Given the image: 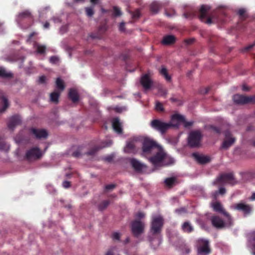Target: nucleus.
I'll return each mask as SVG.
<instances>
[{"mask_svg":"<svg viewBox=\"0 0 255 255\" xmlns=\"http://www.w3.org/2000/svg\"><path fill=\"white\" fill-rule=\"evenodd\" d=\"M163 224V218L160 216L153 217L150 228V233L153 237L149 236L148 240L153 249L158 247L161 243L162 239L160 233Z\"/></svg>","mask_w":255,"mask_h":255,"instance_id":"nucleus-1","label":"nucleus"},{"mask_svg":"<svg viewBox=\"0 0 255 255\" xmlns=\"http://www.w3.org/2000/svg\"><path fill=\"white\" fill-rule=\"evenodd\" d=\"M154 154L148 158L154 166L168 165L174 162L173 158L168 156L161 147L159 150L155 152Z\"/></svg>","mask_w":255,"mask_h":255,"instance_id":"nucleus-2","label":"nucleus"},{"mask_svg":"<svg viewBox=\"0 0 255 255\" xmlns=\"http://www.w3.org/2000/svg\"><path fill=\"white\" fill-rule=\"evenodd\" d=\"M161 147L153 140L149 138H144L142 142L141 155L148 158L149 156L154 155V152L159 150Z\"/></svg>","mask_w":255,"mask_h":255,"instance_id":"nucleus-3","label":"nucleus"},{"mask_svg":"<svg viewBox=\"0 0 255 255\" xmlns=\"http://www.w3.org/2000/svg\"><path fill=\"white\" fill-rule=\"evenodd\" d=\"M150 126L161 134H164L171 127H177L178 124H174L171 120L169 123H165L159 120H153L151 122Z\"/></svg>","mask_w":255,"mask_h":255,"instance_id":"nucleus-4","label":"nucleus"},{"mask_svg":"<svg viewBox=\"0 0 255 255\" xmlns=\"http://www.w3.org/2000/svg\"><path fill=\"white\" fill-rule=\"evenodd\" d=\"M227 220L224 221L221 218L217 216H212L211 218V221L213 226L217 229H222L224 228H229L233 225V221L231 216L226 217Z\"/></svg>","mask_w":255,"mask_h":255,"instance_id":"nucleus-5","label":"nucleus"},{"mask_svg":"<svg viewBox=\"0 0 255 255\" xmlns=\"http://www.w3.org/2000/svg\"><path fill=\"white\" fill-rule=\"evenodd\" d=\"M236 183V182L235 181L233 174L232 173H229L221 174L213 182L212 184L213 185H216L219 183L223 184L229 183L234 185Z\"/></svg>","mask_w":255,"mask_h":255,"instance_id":"nucleus-6","label":"nucleus"},{"mask_svg":"<svg viewBox=\"0 0 255 255\" xmlns=\"http://www.w3.org/2000/svg\"><path fill=\"white\" fill-rule=\"evenodd\" d=\"M202 134L199 131H191L188 135V144L191 147H197L200 144Z\"/></svg>","mask_w":255,"mask_h":255,"instance_id":"nucleus-7","label":"nucleus"},{"mask_svg":"<svg viewBox=\"0 0 255 255\" xmlns=\"http://www.w3.org/2000/svg\"><path fill=\"white\" fill-rule=\"evenodd\" d=\"M211 252L209 241L199 239L197 241V253L199 255H208Z\"/></svg>","mask_w":255,"mask_h":255,"instance_id":"nucleus-8","label":"nucleus"},{"mask_svg":"<svg viewBox=\"0 0 255 255\" xmlns=\"http://www.w3.org/2000/svg\"><path fill=\"white\" fill-rule=\"evenodd\" d=\"M145 224L141 220H134L131 223V230L133 235L137 237L144 232Z\"/></svg>","mask_w":255,"mask_h":255,"instance_id":"nucleus-9","label":"nucleus"},{"mask_svg":"<svg viewBox=\"0 0 255 255\" xmlns=\"http://www.w3.org/2000/svg\"><path fill=\"white\" fill-rule=\"evenodd\" d=\"M42 156V153L38 147H32L27 150L25 158L28 161H33L40 159Z\"/></svg>","mask_w":255,"mask_h":255,"instance_id":"nucleus-10","label":"nucleus"},{"mask_svg":"<svg viewBox=\"0 0 255 255\" xmlns=\"http://www.w3.org/2000/svg\"><path fill=\"white\" fill-rule=\"evenodd\" d=\"M210 9V6L207 5H202L199 9V18L203 22L207 24H211L212 21V17L211 16L207 17V14Z\"/></svg>","mask_w":255,"mask_h":255,"instance_id":"nucleus-11","label":"nucleus"},{"mask_svg":"<svg viewBox=\"0 0 255 255\" xmlns=\"http://www.w3.org/2000/svg\"><path fill=\"white\" fill-rule=\"evenodd\" d=\"M25 20H27L29 22L33 20V16L31 12L28 10H25L23 11L19 12L16 16V20L19 24H21L22 22Z\"/></svg>","mask_w":255,"mask_h":255,"instance_id":"nucleus-12","label":"nucleus"},{"mask_svg":"<svg viewBox=\"0 0 255 255\" xmlns=\"http://www.w3.org/2000/svg\"><path fill=\"white\" fill-rule=\"evenodd\" d=\"M231 208L243 212L245 216L249 215L252 211V207L250 205L242 202L233 205L231 206Z\"/></svg>","mask_w":255,"mask_h":255,"instance_id":"nucleus-13","label":"nucleus"},{"mask_svg":"<svg viewBox=\"0 0 255 255\" xmlns=\"http://www.w3.org/2000/svg\"><path fill=\"white\" fill-rule=\"evenodd\" d=\"M171 121L174 124H178V126L180 123H183L185 128H189L192 126L193 121L187 122L183 116L179 114H174L171 116Z\"/></svg>","mask_w":255,"mask_h":255,"instance_id":"nucleus-14","label":"nucleus"},{"mask_svg":"<svg viewBox=\"0 0 255 255\" xmlns=\"http://www.w3.org/2000/svg\"><path fill=\"white\" fill-rule=\"evenodd\" d=\"M234 101L239 105L255 103V97H233Z\"/></svg>","mask_w":255,"mask_h":255,"instance_id":"nucleus-15","label":"nucleus"},{"mask_svg":"<svg viewBox=\"0 0 255 255\" xmlns=\"http://www.w3.org/2000/svg\"><path fill=\"white\" fill-rule=\"evenodd\" d=\"M56 90L50 94L49 96H60L61 92L64 91L65 86L64 81L60 78L56 80Z\"/></svg>","mask_w":255,"mask_h":255,"instance_id":"nucleus-16","label":"nucleus"},{"mask_svg":"<svg viewBox=\"0 0 255 255\" xmlns=\"http://www.w3.org/2000/svg\"><path fill=\"white\" fill-rule=\"evenodd\" d=\"M30 131L38 139L46 138L48 136V132L44 129L32 128Z\"/></svg>","mask_w":255,"mask_h":255,"instance_id":"nucleus-17","label":"nucleus"},{"mask_svg":"<svg viewBox=\"0 0 255 255\" xmlns=\"http://www.w3.org/2000/svg\"><path fill=\"white\" fill-rule=\"evenodd\" d=\"M211 206L214 211L222 214L226 217H229L230 214L225 210L222 205L219 202L216 201L212 202L211 203Z\"/></svg>","mask_w":255,"mask_h":255,"instance_id":"nucleus-18","label":"nucleus"},{"mask_svg":"<svg viewBox=\"0 0 255 255\" xmlns=\"http://www.w3.org/2000/svg\"><path fill=\"white\" fill-rule=\"evenodd\" d=\"M129 161L133 168L136 171H141L146 168L145 164L135 158H130Z\"/></svg>","mask_w":255,"mask_h":255,"instance_id":"nucleus-19","label":"nucleus"},{"mask_svg":"<svg viewBox=\"0 0 255 255\" xmlns=\"http://www.w3.org/2000/svg\"><path fill=\"white\" fill-rule=\"evenodd\" d=\"M139 138L137 137H134L131 138L130 140L127 142L126 146L125 148V151L126 152H133L134 153L135 149V143L138 141Z\"/></svg>","mask_w":255,"mask_h":255,"instance_id":"nucleus-20","label":"nucleus"},{"mask_svg":"<svg viewBox=\"0 0 255 255\" xmlns=\"http://www.w3.org/2000/svg\"><path fill=\"white\" fill-rule=\"evenodd\" d=\"M192 156L199 163L202 164L208 163L211 160V158L209 156L198 153H193L192 154Z\"/></svg>","mask_w":255,"mask_h":255,"instance_id":"nucleus-21","label":"nucleus"},{"mask_svg":"<svg viewBox=\"0 0 255 255\" xmlns=\"http://www.w3.org/2000/svg\"><path fill=\"white\" fill-rule=\"evenodd\" d=\"M225 135L226 139L222 143V148L227 149L234 143L235 139L234 137H230L231 133L229 131L225 132Z\"/></svg>","mask_w":255,"mask_h":255,"instance_id":"nucleus-22","label":"nucleus"},{"mask_svg":"<svg viewBox=\"0 0 255 255\" xmlns=\"http://www.w3.org/2000/svg\"><path fill=\"white\" fill-rule=\"evenodd\" d=\"M112 127L114 130L118 134H121L123 131V125L118 118H115L112 120Z\"/></svg>","mask_w":255,"mask_h":255,"instance_id":"nucleus-23","label":"nucleus"},{"mask_svg":"<svg viewBox=\"0 0 255 255\" xmlns=\"http://www.w3.org/2000/svg\"><path fill=\"white\" fill-rule=\"evenodd\" d=\"M21 118L19 116L16 115L12 116L9 120L8 127L9 129L13 130L16 126L21 123Z\"/></svg>","mask_w":255,"mask_h":255,"instance_id":"nucleus-24","label":"nucleus"},{"mask_svg":"<svg viewBox=\"0 0 255 255\" xmlns=\"http://www.w3.org/2000/svg\"><path fill=\"white\" fill-rule=\"evenodd\" d=\"M248 246L253 250V255H255V231L251 232L248 234Z\"/></svg>","mask_w":255,"mask_h":255,"instance_id":"nucleus-25","label":"nucleus"},{"mask_svg":"<svg viewBox=\"0 0 255 255\" xmlns=\"http://www.w3.org/2000/svg\"><path fill=\"white\" fill-rule=\"evenodd\" d=\"M9 105V103L7 97H0V114L4 112Z\"/></svg>","mask_w":255,"mask_h":255,"instance_id":"nucleus-26","label":"nucleus"},{"mask_svg":"<svg viewBox=\"0 0 255 255\" xmlns=\"http://www.w3.org/2000/svg\"><path fill=\"white\" fill-rule=\"evenodd\" d=\"M140 82L145 89H149L152 84V82L147 75H145L141 77Z\"/></svg>","mask_w":255,"mask_h":255,"instance_id":"nucleus-27","label":"nucleus"},{"mask_svg":"<svg viewBox=\"0 0 255 255\" xmlns=\"http://www.w3.org/2000/svg\"><path fill=\"white\" fill-rule=\"evenodd\" d=\"M175 41V37L173 35H168L163 37L161 42L164 45H170L174 43Z\"/></svg>","mask_w":255,"mask_h":255,"instance_id":"nucleus-28","label":"nucleus"},{"mask_svg":"<svg viewBox=\"0 0 255 255\" xmlns=\"http://www.w3.org/2000/svg\"><path fill=\"white\" fill-rule=\"evenodd\" d=\"M181 229L183 232L187 233H191L194 230V228L189 222H185L181 226Z\"/></svg>","mask_w":255,"mask_h":255,"instance_id":"nucleus-29","label":"nucleus"},{"mask_svg":"<svg viewBox=\"0 0 255 255\" xmlns=\"http://www.w3.org/2000/svg\"><path fill=\"white\" fill-rule=\"evenodd\" d=\"M13 75L11 72H8L4 68H0V77L4 79H10L13 78Z\"/></svg>","mask_w":255,"mask_h":255,"instance_id":"nucleus-30","label":"nucleus"},{"mask_svg":"<svg viewBox=\"0 0 255 255\" xmlns=\"http://www.w3.org/2000/svg\"><path fill=\"white\" fill-rule=\"evenodd\" d=\"M160 8L161 5L157 2H153L150 5V10L154 13H157Z\"/></svg>","mask_w":255,"mask_h":255,"instance_id":"nucleus-31","label":"nucleus"},{"mask_svg":"<svg viewBox=\"0 0 255 255\" xmlns=\"http://www.w3.org/2000/svg\"><path fill=\"white\" fill-rule=\"evenodd\" d=\"M160 74L164 77L167 82L171 81V77L168 75L167 70L166 68L162 67L160 70Z\"/></svg>","mask_w":255,"mask_h":255,"instance_id":"nucleus-32","label":"nucleus"},{"mask_svg":"<svg viewBox=\"0 0 255 255\" xmlns=\"http://www.w3.org/2000/svg\"><path fill=\"white\" fill-rule=\"evenodd\" d=\"M9 149V145L6 143L2 138H0V150L7 151Z\"/></svg>","mask_w":255,"mask_h":255,"instance_id":"nucleus-33","label":"nucleus"},{"mask_svg":"<svg viewBox=\"0 0 255 255\" xmlns=\"http://www.w3.org/2000/svg\"><path fill=\"white\" fill-rule=\"evenodd\" d=\"M176 182V178L175 177L167 178L165 179L164 183L166 185L169 187L173 186Z\"/></svg>","mask_w":255,"mask_h":255,"instance_id":"nucleus-34","label":"nucleus"},{"mask_svg":"<svg viewBox=\"0 0 255 255\" xmlns=\"http://www.w3.org/2000/svg\"><path fill=\"white\" fill-rule=\"evenodd\" d=\"M246 12V10L244 8H241L238 11V14L242 20H245L247 17V15Z\"/></svg>","mask_w":255,"mask_h":255,"instance_id":"nucleus-35","label":"nucleus"},{"mask_svg":"<svg viewBox=\"0 0 255 255\" xmlns=\"http://www.w3.org/2000/svg\"><path fill=\"white\" fill-rule=\"evenodd\" d=\"M109 204V202L107 200L104 201L98 206V209L100 211H103L105 209Z\"/></svg>","mask_w":255,"mask_h":255,"instance_id":"nucleus-36","label":"nucleus"},{"mask_svg":"<svg viewBox=\"0 0 255 255\" xmlns=\"http://www.w3.org/2000/svg\"><path fill=\"white\" fill-rule=\"evenodd\" d=\"M171 102L174 103L176 105L180 106L183 103L182 101L180 100L178 97H172L170 98Z\"/></svg>","mask_w":255,"mask_h":255,"instance_id":"nucleus-37","label":"nucleus"},{"mask_svg":"<svg viewBox=\"0 0 255 255\" xmlns=\"http://www.w3.org/2000/svg\"><path fill=\"white\" fill-rule=\"evenodd\" d=\"M46 47L44 45H37L36 50L38 53L43 54L45 53Z\"/></svg>","mask_w":255,"mask_h":255,"instance_id":"nucleus-38","label":"nucleus"},{"mask_svg":"<svg viewBox=\"0 0 255 255\" xmlns=\"http://www.w3.org/2000/svg\"><path fill=\"white\" fill-rule=\"evenodd\" d=\"M86 13L87 16L89 17L92 16L94 14L93 8L91 7H87L85 8Z\"/></svg>","mask_w":255,"mask_h":255,"instance_id":"nucleus-39","label":"nucleus"},{"mask_svg":"<svg viewBox=\"0 0 255 255\" xmlns=\"http://www.w3.org/2000/svg\"><path fill=\"white\" fill-rule=\"evenodd\" d=\"M210 90V87L202 88L200 90V94L206 95L210 94L209 91Z\"/></svg>","mask_w":255,"mask_h":255,"instance_id":"nucleus-40","label":"nucleus"},{"mask_svg":"<svg viewBox=\"0 0 255 255\" xmlns=\"http://www.w3.org/2000/svg\"><path fill=\"white\" fill-rule=\"evenodd\" d=\"M114 15L115 16H120L122 14L121 10L117 6H114Z\"/></svg>","mask_w":255,"mask_h":255,"instance_id":"nucleus-41","label":"nucleus"},{"mask_svg":"<svg viewBox=\"0 0 255 255\" xmlns=\"http://www.w3.org/2000/svg\"><path fill=\"white\" fill-rule=\"evenodd\" d=\"M68 96H78L77 90L74 88L70 89Z\"/></svg>","mask_w":255,"mask_h":255,"instance_id":"nucleus-42","label":"nucleus"},{"mask_svg":"<svg viewBox=\"0 0 255 255\" xmlns=\"http://www.w3.org/2000/svg\"><path fill=\"white\" fill-rule=\"evenodd\" d=\"M112 238L114 240L119 241L121 238V235L119 232H114L112 234Z\"/></svg>","mask_w":255,"mask_h":255,"instance_id":"nucleus-43","label":"nucleus"},{"mask_svg":"<svg viewBox=\"0 0 255 255\" xmlns=\"http://www.w3.org/2000/svg\"><path fill=\"white\" fill-rule=\"evenodd\" d=\"M140 16V13L138 9H136L132 13V17L133 18H138Z\"/></svg>","mask_w":255,"mask_h":255,"instance_id":"nucleus-44","label":"nucleus"},{"mask_svg":"<svg viewBox=\"0 0 255 255\" xmlns=\"http://www.w3.org/2000/svg\"><path fill=\"white\" fill-rule=\"evenodd\" d=\"M155 108L156 110L159 111H162L163 110L162 104L159 102H156Z\"/></svg>","mask_w":255,"mask_h":255,"instance_id":"nucleus-45","label":"nucleus"},{"mask_svg":"<svg viewBox=\"0 0 255 255\" xmlns=\"http://www.w3.org/2000/svg\"><path fill=\"white\" fill-rule=\"evenodd\" d=\"M175 212L179 215H181L183 213H186V210L185 208H181L175 210Z\"/></svg>","mask_w":255,"mask_h":255,"instance_id":"nucleus-46","label":"nucleus"},{"mask_svg":"<svg viewBox=\"0 0 255 255\" xmlns=\"http://www.w3.org/2000/svg\"><path fill=\"white\" fill-rule=\"evenodd\" d=\"M46 77L45 76H41L39 77L38 80V83L39 84H45L46 82Z\"/></svg>","mask_w":255,"mask_h":255,"instance_id":"nucleus-47","label":"nucleus"},{"mask_svg":"<svg viewBox=\"0 0 255 255\" xmlns=\"http://www.w3.org/2000/svg\"><path fill=\"white\" fill-rule=\"evenodd\" d=\"M144 216H145V215L143 213L141 212H138L135 215V217L136 218L135 220H141L140 219L142 218H143L144 217Z\"/></svg>","mask_w":255,"mask_h":255,"instance_id":"nucleus-48","label":"nucleus"},{"mask_svg":"<svg viewBox=\"0 0 255 255\" xmlns=\"http://www.w3.org/2000/svg\"><path fill=\"white\" fill-rule=\"evenodd\" d=\"M196 14L195 12H185L184 13V16L186 18H192L195 16Z\"/></svg>","mask_w":255,"mask_h":255,"instance_id":"nucleus-49","label":"nucleus"},{"mask_svg":"<svg viewBox=\"0 0 255 255\" xmlns=\"http://www.w3.org/2000/svg\"><path fill=\"white\" fill-rule=\"evenodd\" d=\"M58 98L59 97H50L49 101L55 104H57L59 101Z\"/></svg>","mask_w":255,"mask_h":255,"instance_id":"nucleus-50","label":"nucleus"},{"mask_svg":"<svg viewBox=\"0 0 255 255\" xmlns=\"http://www.w3.org/2000/svg\"><path fill=\"white\" fill-rule=\"evenodd\" d=\"M70 100L74 103L80 100V97H69Z\"/></svg>","mask_w":255,"mask_h":255,"instance_id":"nucleus-51","label":"nucleus"},{"mask_svg":"<svg viewBox=\"0 0 255 255\" xmlns=\"http://www.w3.org/2000/svg\"><path fill=\"white\" fill-rule=\"evenodd\" d=\"M62 186L65 188H69L71 186L70 182L68 181H64L62 183Z\"/></svg>","mask_w":255,"mask_h":255,"instance_id":"nucleus-52","label":"nucleus"},{"mask_svg":"<svg viewBox=\"0 0 255 255\" xmlns=\"http://www.w3.org/2000/svg\"><path fill=\"white\" fill-rule=\"evenodd\" d=\"M115 187V185L113 184L107 185L105 187L106 190H110L113 189Z\"/></svg>","mask_w":255,"mask_h":255,"instance_id":"nucleus-53","label":"nucleus"},{"mask_svg":"<svg viewBox=\"0 0 255 255\" xmlns=\"http://www.w3.org/2000/svg\"><path fill=\"white\" fill-rule=\"evenodd\" d=\"M58 61V58L55 56H51L50 58V62L52 63H55Z\"/></svg>","mask_w":255,"mask_h":255,"instance_id":"nucleus-54","label":"nucleus"},{"mask_svg":"<svg viewBox=\"0 0 255 255\" xmlns=\"http://www.w3.org/2000/svg\"><path fill=\"white\" fill-rule=\"evenodd\" d=\"M255 45V44H250L249 46L245 47L244 48L243 51H248L250 50L251 49H252Z\"/></svg>","mask_w":255,"mask_h":255,"instance_id":"nucleus-55","label":"nucleus"},{"mask_svg":"<svg viewBox=\"0 0 255 255\" xmlns=\"http://www.w3.org/2000/svg\"><path fill=\"white\" fill-rule=\"evenodd\" d=\"M114 110H115L117 112L121 113V112H122L123 110H126V108H125V107H116L114 108Z\"/></svg>","mask_w":255,"mask_h":255,"instance_id":"nucleus-56","label":"nucleus"},{"mask_svg":"<svg viewBox=\"0 0 255 255\" xmlns=\"http://www.w3.org/2000/svg\"><path fill=\"white\" fill-rule=\"evenodd\" d=\"M226 189L224 187H221L219 188L218 193L220 194H224L226 193Z\"/></svg>","mask_w":255,"mask_h":255,"instance_id":"nucleus-57","label":"nucleus"},{"mask_svg":"<svg viewBox=\"0 0 255 255\" xmlns=\"http://www.w3.org/2000/svg\"><path fill=\"white\" fill-rule=\"evenodd\" d=\"M211 128L216 133H220V129L219 128H217V127H214V126H212L211 127Z\"/></svg>","mask_w":255,"mask_h":255,"instance_id":"nucleus-58","label":"nucleus"},{"mask_svg":"<svg viewBox=\"0 0 255 255\" xmlns=\"http://www.w3.org/2000/svg\"><path fill=\"white\" fill-rule=\"evenodd\" d=\"M81 152L78 150L74 152L72 154V155L75 157H79V156H81Z\"/></svg>","mask_w":255,"mask_h":255,"instance_id":"nucleus-59","label":"nucleus"},{"mask_svg":"<svg viewBox=\"0 0 255 255\" xmlns=\"http://www.w3.org/2000/svg\"><path fill=\"white\" fill-rule=\"evenodd\" d=\"M104 159L106 161H107L108 162H111L112 161V160L113 159V156L112 155H110L105 157L104 158Z\"/></svg>","mask_w":255,"mask_h":255,"instance_id":"nucleus-60","label":"nucleus"},{"mask_svg":"<svg viewBox=\"0 0 255 255\" xmlns=\"http://www.w3.org/2000/svg\"><path fill=\"white\" fill-rule=\"evenodd\" d=\"M104 94L105 95H113L114 94L113 91L110 90L109 89H105L104 90Z\"/></svg>","mask_w":255,"mask_h":255,"instance_id":"nucleus-61","label":"nucleus"},{"mask_svg":"<svg viewBox=\"0 0 255 255\" xmlns=\"http://www.w3.org/2000/svg\"><path fill=\"white\" fill-rule=\"evenodd\" d=\"M125 23L124 22H122L120 23V26H119V29L120 31H123L125 30Z\"/></svg>","mask_w":255,"mask_h":255,"instance_id":"nucleus-62","label":"nucleus"},{"mask_svg":"<svg viewBox=\"0 0 255 255\" xmlns=\"http://www.w3.org/2000/svg\"><path fill=\"white\" fill-rule=\"evenodd\" d=\"M47 188L48 190L49 191V192L51 193H53V192H55V190L54 189L53 186L51 185H48L47 186Z\"/></svg>","mask_w":255,"mask_h":255,"instance_id":"nucleus-63","label":"nucleus"},{"mask_svg":"<svg viewBox=\"0 0 255 255\" xmlns=\"http://www.w3.org/2000/svg\"><path fill=\"white\" fill-rule=\"evenodd\" d=\"M219 193H218V191H215L214 192H213L212 194V197L214 198V199H216L217 198V197L218 196V195L219 194Z\"/></svg>","mask_w":255,"mask_h":255,"instance_id":"nucleus-64","label":"nucleus"}]
</instances>
